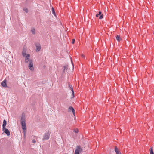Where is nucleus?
Listing matches in <instances>:
<instances>
[{"mask_svg": "<svg viewBox=\"0 0 154 154\" xmlns=\"http://www.w3.org/2000/svg\"><path fill=\"white\" fill-rule=\"evenodd\" d=\"M21 124L22 126V128L24 131L26 129V124L25 123V119L24 116H22L21 119Z\"/></svg>", "mask_w": 154, "mask_h": 154, "instance_id": "nucleus-1", "label": "nucleus"}, {"mask_svg": "<svg viewBox=\"0 0 154 154\" xmlns=\"http://www.w3.org/2000/svg\"><path fill=\"white\" fill-rule=\"evenodd\" d=\"M82 151V149L80 146H77L74 154H79V153L81 152Z\"/></svg>", "mask_w": 154, "mask_h": 154, "instance_id": "nucleus-2", "label": "nucleus"}, {"mask_svg": "<svg viewBox=\"0 0 154 154\" xmlns=\"http://www.w3.org/2000/svg\"><path fill=\"white\" fill-rule=\"evenodd\" d=\"M50 137V134L49 131L47 133H45L43 138V140H48Z\"/></svg>", "mask_w": 154, "mask_h": 154, "instance_id": "nucleus-3", "label": "nucleus"}, {"mask_svg": "<svg viewBox=\"0 0 154 154\" xmlns=\"http://www.w3.org/2000/svg\"><path fill=\"white\" fill-rule=\"evenodd\" d=\"M28 67L30 70L33 71L34 69L33 67V63L32 60H29Z\"/></svg>", "mask_w": 154, "mask_h": 154, "instance_id": "nucleus-4", "label": "nucleus"}, {"mask_svg": "<svg viewBox=\"0 0 154 154\" xmlns=\"http://www.w3.org/2000/svg\"><path fill=\"white\" fill-rule=\"evenodd\" d=\"M35 45L36 47V52H38L41 49V46L39 43H36Z\"/></svg>", "mask_w": 154, "mask_h": 154, "instance_id": "nucleus-5", "label": "nucleus"}, {"mask_svg": "<svg viewBox=\"0 0 154 154\" xmlns=\"http://www.w3.org/2000/svg\"><path fill=\"white\" fill-rule=\"evenodd\" d=\"M24 57H25V62L27 63L28 62H29V60H29L30 55L29 54H27Z\"/></svg>", "mask_w": 154, "mask_h": 154, "instance_id": "nucleus-6", "label": "nucleus"}, {"mask_svg": "<svg viewBox=\"0 0 154 154\" xmlns=\"http://www.w3.org/2000/svg\"><path fill=\"white\" fill-rule=\"evenodd\" d=\"M26 48L25 47H24L23 48L22 52V55L23 57H24L25 55H27V54L26 53Z\"/></svg>", "mask_w": 154, "mask_h": 154, "instance_id": "nucleus-7", "label": "nucleus"}, {"mask_svg": "<svg viewBox=\"0 0 154 154\" xmlns=\"http://www.w3.org/2000/svg\"><path fill=\"white\" fill-rule=\"evenodd\" d=\"M3 130H4V132L8 136H9L10 135V132L9 131L7 128H5V129H3Z\"/></svg>", "mask_w": 154, "mask_h": 154, "instance_id": "nucleus-8", "label": "nucleus"}, {"mask_svg": "<svg viewBox=\"0 0 154 154\" xmlns=\"http://www.w3.org/2000/svg\"><path fill=\"white\" fill-rule=\"evenodd\" d=\"M69 111V112L72 111L73 114H75V110L74 108L72 106H70L68 108Z\"/></svg>", "mask_w": 154, "mask_h": 154, "instance_id": "nucleus-9", "label": "nucleus"}, {"mask_svg": "<svg viewBox=\"0 0 154 154\" xmlns=\"http://www.w3.org/2000/svg\"><path fill=\"white\" fill-rule=\"evenodd\" d=\"M1 85L3 87H7V85L6 83V81L5 80H4L1 83Z\"/></svg>", "mask_w": 154, "mask_h": 154, "instance_id": "nucleus-10", "label": "nucleus"}, {"mask_svg": "<svg viewBox=\"0 0 154 154\" xmlns=\"http://www.w3.org/2000/svg\"><path fill=\"white\" fill-rule=\"evenodd\" d=\"M7 124V122L5 120H4L3 121V123L2 124V129H5V128L6 125Z\"/></svg>", "mask_w": 154, "mask_h": 154, "instance_id": "nucleus-11", "label": "nucleus"}, {"mask_svg": "<svg viewBox=\"0 0 154 154\" xmlns=\"http://www.w3.org/2000/svg\"><path fill=\"white\" fill-rule=\"evenodd\" d=\"M115 149L116 154H121L120 152L118 150V148L116 146H115Z\"/></svg>", "mask_w": 154, "mask_h": 154, "instance_id": "nucleus-12", "label": "nucleus"}, {"mask_svg": "<svg viewBox=\"0 0 154 154\" xmlns=\"http://www.w3.org/2000/svg\"><path fill=\"white\" fill-rule=\"evenodd\" d=\"M116 38L118 42H119L121 40L120 37V36L118 35L116 36Z\"/></svg>", "mask_w": 154, "mask_h": 154, "instance_id": "nucleus-13", "label": "nucleus"}, {"mask_svg": "<svg viewBox=\"0 0 154 154\" xmlns=\"http://www.w3.org/2000/svg\"><path fill=\"white\" fill-rule=\"evenodd\" d=\"M150 154H154L153 150L152 147H151L150 150Z\"/></svg>", "mask_w": 154, "mask_h": 154, "instance_id": "nucleus-14", "label": "nucleus"}, {"mask_svg": "<svg viewBox=\"0 0 154 154\" xmlns=\"http://www.w3.org/2000/svg\"><path fill=\"white\" fill-rule=\"evenodd\" d=\"M52 14L54 15H56V14H55V11H54V8H52Z\"/></svg>", "mask_w": 154, "mask_h": 154, "instance_id": "nucleus-15", "label": "nucleus"}, {"mask_svg": "<svg viewBox=\"0 0 154 154\" xmlns=\"http://www.w3.org/2000/svg\"><path fill=\"white\" fill-rule=\"evenodd\" d=\"M101 14V11H99L98 14H96V17H98L99 16H100Z\"/></svg>", "mask_w": 154, "mask_h": 154, "instance_id": "nucleus-16", "label": "nucleus"}, {"mask_svg": "<svg viewBox=\"0 0 154 154\" xmlns=\"http://www.w3.org/2000/svg\"><path fill=\"white\" fill-rule=\"evenodd\" d=\"M73 131L75 133H77L79 132V130L78 129H76L73 130Z\"/></svg>", "mask_w": 154, "mask_h": 154, "instance_id": "nucleus-17", "label": "nucleus"}, {"mask_svg": "<svg viewBox=\"0 0 154 154\" xmlns=\"http://www.w3.org/2000/svg\"><path fill=\"white\" fill-rule=\"evenodd\" d=\"M31 31L33 34H35V30L34 29H32Z\"/></svg>", "mask_w": 154, "mask_h": 154, "instance_id": "nucleus-18", "label": "nucleus"}, {"mask_svg": "<svg viewBox=\"0 0 154 154\" xmlns=\"http://www.w3.org/2000/svg\"><path fill=\"white\" fill-rule=\"evenodd\" d=\"M71 91H72V95L73 96V97H74V92L73 90V88H72Z\"/></svg>", "mask_w": 154, "mask_h": 154, "instance_id": "nucleus-19", "label": "nucleus"}, {"mask_svg": "<svg viewBox=\"0 0 154 154\" xmlns=\"http://www.w3.org/2000/svg\"><path fill=\"white\" fill-rule=\"evenodd\" d=\"M23 10L25 11V12L27 13L28 12V10L27 8H25L23 9Z\"/></svg>", "mask_w": 154, "mask_h": 154, "instance_id": "nucleus-20", "label": "nucleus"}, {"mask_svg": "<svg viewBox=\"0 0 154 154\" xmlns=\"http://www.w3.org/2000/svg\"><path fill=\"white\" fill-rule=\"evenodd\" d=\"M69 87L70 89L71 90V91H72V88H73L72 87V85H70L69 84Z\"/></svg>", "mask_w": 154, "mask_h": 154, "instance_id": "nucleus-21", "label": "nucleus"}, {"mask_svg": "<svg viewBox=\"0 0 154 154\" xmlns=\"http://www.w3.org/2000/svg\"><path fill=\"white\" fill-rule=\"evenodd\" d=\"M103 15H101L100 16L99 18L100 19H102L103 18Z\"/></svg>", "mask_w": 154, "mask_h": 154, "instance_id": "nucleus-22", "label": "nucleus"}, {"mask_svg": "<svg viewBox=\"0 0 154 154\" xmlns=\"http://www.w3.org/2000/svg\"><path fill=\"white\" fill-rule=\"evenodd\" d=\"M63 68H64L63 72H64L65 70L66 69H67V67L66 66H64L63 67Z\"/></svg>", "mask_w": 154, "mask_h": 154, "instance_id": "nucleus-23", "label": "nucleus"}, {"mask_svg": "<svg viewBox=\"0 0 154 154\" xmlns=\"http://www.w3.org/2000/svg\"><path fill=\"white\" fill-rule=\"evenodd\" d=\"M75 41V39H73L72 40V44H73L74 43V42Z\"/></svg>", "mask_w": 154, "mask_h": 154, "instance_id": "nucleus-24", "label": "nucleus"}, {"mask_svg": "<svg viewBox=\"0 0 154 154\" xmlns=\"http://www.w3.org/2000/svg\"><path fill=\"white\" fill-rule=\"evenodd\" d=\"M32 143H36V140H35V139H33L32 140Z\"/></svg>", "mask_w": 154, "mask_h": 154, "instance_id": "nucleus-25", "label": "nucleus"}, {"mask_svg": "<svg viewBox=\"0 0 154 154\" xmlns=\"http://www.w3.org/2000/svg\"><path fill=\"white\" fill-rule=\"evenodd\" d=\"M81 56H82V58H84L85 57V56L84 55H83V54Z\"/></svg>", "mask_w": 154, "mask_h": 154, "instance_id": "nucleus-26", "label": "nucleus"}]
</instances>
